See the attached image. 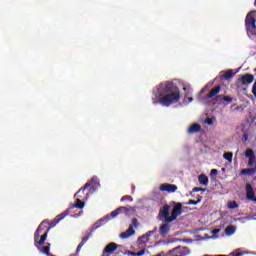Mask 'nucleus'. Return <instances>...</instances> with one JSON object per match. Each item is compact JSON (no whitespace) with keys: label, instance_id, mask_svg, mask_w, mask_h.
Returning <instances> with one entry per match:
<instances>
[{"label":"nucleus","instance_id":"1","mask_svg":"<svg viewBox=\"0 0 256 256\" xmlns=\"http://www.w3.org/2000/svg\"><path fill=\"white\" fill-rule=\"evenodd\" d=\"M156 98L158 100L154 101V105L160 103L163 107H171V105L181 101V91L175 83L166 81L159 84Z\"/></svg>","mask_w":256,"mask_h":256},{"label":"nucleus","instance_id":"2","mask_svg":"<svg viewBox=\"0 0 256 256\" xmlns=\"http://www.w3.org/2000/svg\"><path fill=\"white\" fill-rule=\"evenodd\" d=\"M131 211H133V207H125V206L118 207L116 210L112 211L109 216H106L104 219H100L98 222L93 224L92 231L87 236L82 238L81 242L77 246L76 253H79L83 245H85V243L89 241V238L93 237V232L99 229V227H101L99 223H107V221H109L110 219H115L117 215H121L123 213H131Z\"/></svg>","mask_w":256,"mask_h":256},{"label":"nucleus","instance_id":"3","mask_svg":"<svg viewBox=\"0 0 256 256\" xmlns=\"http://www.w3.org/2000/svg\"><path fill=\"white\" fill-rule=\"evenodd\" d=\"M85 207V202L81 201V199L76 198V203L73 204L70 208L66 209L63 213L60 215H57L55 219L53 220V227L57 225L60 221H63L64 218L71 213V209H83Z\"/></svg>","mask_w":256,"mask_h":256},{"label":"nucleus","instance_id":"4","mask_svg":"<svg viewBox=\"0 0 256 256\" xmlns=\"http://www.w3.org/2000/svg\"><path fill=\"white\" fill-rule=\"evenodd\" d=\"M255 15H256V10H252L250 11L245 19V25H246V29L248 31H256V19H255Z\"/></svg>","mask_w":256,"mask_h":256},{"label":"nucleus","instance_id":"5","mask_svg":"<svg viewBox=\"0 0 256 256\" xmlns=\"http://www.w3.org/2000/svg\"><path fill=\"white\" fill-rule=\"evenodd\" d=\"M181 213H183V204L178 203L172 209L171 216L166 218L164 223H173V221H175V219H177Z\"/></svg>","mask_w":256,"mask_h":256},{"label":"nucleus","instance_id":"6","mask_svg":"<svg viewBox=\"0 0 256 256\" xmlns=\"http://www.w3.org/2000/svg\"><path fill=\"white\" fill-rule=\"evenodd\" d=\"M86 189H89V191H96L97 187L95 184H93V181L87 182L84 187L80 188L77 193L74 195V197H79L80 199H83V196L85 195Z\"/></svg>","mask_w":256,"mask_h":256},{"label":"nucleus","instance_id":"7","mask_svg":"<svg viewBox=\"0 0 256 256\" xmlns=\"http://www.w3.org/2000/svg\"><path fill=\"white\" fill-rule=\"evenodd\" d=\"M169 255L187 256L189 255V248L185 246H177L176 248L169 251Z\"/></svg>","mask_w":256,"mask_h":256},{"label":"nucleus","instance_id":"8","mask_svg":"<svg viewBox=\"0 0 256 256\" xmlns=\"http://www.w3.org/2000/svg\"><path fill=\"white\" fill-rule=\"evenodd\" d=\"M42 231L41 225L38 226L35 232V245H45V241H47V234L49 233V228L47 231L40 237V240L37 242V235H40Z\"/></svg>","mask_w":256,"mask_h":256},{"label":"nucleus","instance_id":"9","mask_svg":"<svg viewBox=\"0 0 256 256\" xmlns=\"http://www.w3.org/2000/svg\"><path fill=\"white\" fill-rule=\"evenodd\" d=\"M169 209H171V207L168 204L163 205L162 208H160L159 214H158V219L159 221H164L166 219H169Z\"/></svg>","mask_w":256,"mask_h":256},{"label":"nucleus","instance_id":"10","mask_svg":"<svg viewBox=\"0 0 256 256\" xmlns=\"http://www.w3.org/2000/svg\"><path fill=\"white\" fill-rule=\"evenodd\" d=\"M149 233H146L145 235H142L140 238H138V241L140 242V247H142V250L136 253V256H143L145 255V247H147V244L145 243V241H143V239H146V241H149Z\"/></svg>","mask_w":256,"mask_h":256},{"label":"nucleus","instance_id":"11","mask_svg":"<svg viewBox=\"0 0 256 256\" xmlns=\"http://www.w3.org/2000/svg\"><path fill=\"white\" fill-rule=\"evenodd\" d=\"M255 79V76L252 74H244L242 77L238 78V82L242 85H250V83H253Z\"/></svg>","mask_w":256,"mask_h":256},{"label":"nucleus","instance_id":"12","mask_svg":"<svg viewBox=\"0 0 256 256\" xmlns=\"http://www.w3.org/2000/svg\"><path fill=\"white\" fill-rule=\"evenodd\" d=\"M219 93H221V86H216L210 90V92L205 96V99H213L215 96L219 99V97H221Z\"/></svg>","mask_w":256,"mask_h":256},{"label":"nucleus","instance_id":"13","mask_svg":"<svg viewBox=\"0 0 256 256\" xmlns=\"http://www.w3.org/2000/svg\"><path fill=\"white\" fill-rule=\"evenodd\" d=\"M160 191H167V193H175V191H177V185L167 183L161 184Z\"/></svg>","mask_w":256,"mask_h":256},{"label":"nucleus","instance_id":"14","mask_svg":"<svg viewBox=\"0 0 256 256\" xmlns=\"http://www.w3.org/2000/svg\"><path fill=\"white\" fill-rule=\"evenodd\" d=\"M246 199L253 201L255 199V191H253V186L250 183L246 184Z\"/></svg>","mask_w":256,"mask_h":256},{"label":"nucleus","instance_id":"15","mask_svg":"<svg viewBox=\"0 0 256 256\" xmlns=\"http://www.w3.org/2000/svg\"><path fill=\"white\" fill-rule=\"evenodd\" d=\"M118 245L115 242L109 243L105 248L103 253H108L111 255V253H115L117 251Z\"/></svg>","mask_w":256,"mask_h":256},{"label":"nucleus","instance_id":"16","mask_svg":"<svg viewBox=\"0 0 256 256\" xmlns=\"http://www.w3.org/2000/svg\"><path fill=\"white\" fill-rule=\"evenodd\" d=\"M132 235H135V230L133 226H130L125 232L120 234V239H129Z\"/></svg>","mask_w":256,"mask_h":256},{"label":"nucleus","instance_id":"17","mask_svg":"<svg viewBox=\"0 0 256 256\" xmlns=\"http://www.w3.org/2000/svg\"><path fill=\"white\" fill-rule=\"evenodd\" d=\"M199 131H201V125L194 123L189 126L187 133L193 135V133H199Z\"/></svg>","mask_w":256,"mask_h":256},{"label":"nucleus","instance_id":"18","mask_svg":"<svg viewBox=\"0 0 256 256\" xmlns=\"http://www.w3.org/2000/svg\"><path fill=\"white\" fill-rule=\"evenodd\" d=\"M160 235L162 237H165V235L169 234V231H171V226H169V223L165 222L162 226H160Z\"/></svg>","mask_w":256,"mask_h":256},{"label":"nucleus","instance_id":"19","mask_svg":"<svg viewBox=\"0 0 256 256\" xmlns=\"http://www.w3.org/2000/svg\"><path fill=\"white\" fill-rule=\"evenodd\" d=\"M35 247L41 252L44 253V255L49 256L51 254V244H48L47 246L41 247V245L35 244Z\"/></svg>","mask_w":256,"mask_h":256},{"label":"nucleus","instance_id":"20","mask_svg":"<svg viewBox=\"0 0 256 256\" xmlns=\"http://www.w3.org/2000/svg\"><path fill=\"white\" fill-rule=\"evenodd\" d=\"M198 182L200 183V185H204V187H207V185H209V177H207V175L205 174H200L198 176Z\"/></svg>","mask_w":256,"mask_h":256},{"label":"nucleus","instance_id":"21","mask_svg":"<svg viewBox=\"0 0 256 256\" xmlns=\"http://www.w3.org/2000/svg\"><path fill=\"white\" fill-rule=\"evenodd\" d=\"M256 173V166L254 168H246L241 170L240 175H255Z\"/></svg>","mask_w":256,"mask_h":256},{"label":"nucleus","instance_id":"22","mask_svg":"<svg viewBox=\"0 0 256 256\" xmlns=\"http://www.w3.org/2000/svg\"><path fill=\"white\" fill-rule=\"evenodd\" d=\"M235 231H236V228L233 225L227 226L225 228V233H226V235H228V237H230V235H233L235 233Z\"/></svg>","mask_w":256,"mask_h":256},{"label":"nucleus","instance_id":"23","mask_svg":"<svg viewBox=\"0 0 256 256\" xmlns=\"http://www.w3.org/2000/svg\"><path fill=\"white\" fill-rule=\"evenodd\" d=\"M236 73H237V71L233 72V70H228L224 74V79H226V80L233 79V77L235 76Z\"/></svg>","mask_w":256,"mask_h":256},{"label":"nucleus","instance_id":"24","mask_svg":"<svg viewBox=\"0 0 256 256\" xmlns=\"http://www.w3.org/2000/svg\"><path fill=\"white\" fill-rule=\"evenodd\" d=\"M203 200L202 196H198L197 200H189L187 202V205H199V203H201V201Z\"/></svg>","mask_w":256,"mask_h":256},{"label":"nucleus","instance_id":"25","mask_svg":"<svg viewBox=\"0 0 256 256\" xmlns=\"http://www.w3.org/2000/svg\"><path fill=\"white\" fill-rule=\"evenodd\" d=\"M245 156L248 159H253V158H255V152L251 149H248V150L245 151Z\"/></svg>","mask_w":256,"mask_h":256},{"label":"nucleus","instance_id":"26","mask_svg":"<svg viewBox=\"0 0 256 256\" xmlns=\"http://www.w3.org/2000/svg\"><path fill=\"white\" fill-rule=\"evenodd\" d=\"M224 159H226V161H229V163H231V161H233V152H226L223 155Z\"/></svg>","mask_w":256,"mask_h":256},{"label":"nucleus","instance_id":"27","mask_svg":"<svg viewBox=\"0 0 256 256\" xmlns=\"http://www.w3.org/2000/svg\"><path fill=\"white\" fill-rule=\"evenodd\" d=\"M239 207V204H237L236 201H229L228 202V209H237Z\"/></svg>","mask_w":256,"mask_h":256},{"label":"nucleus","instance_id":"28","mask_svg":"<svg viewBox=\"0 0 256 256\" xmlns=\"http://www.w3.org/2000/svg\"><path fill=\"white\" fill-rule=\"evenodd\" d=\"M253 165H255V157L248 158V167H253Z\"/></svg>","mask_w":256,"mask_h":256},{"label":"nucleus","instance_id":"29","mask_svg":"<svg viewBox=\"0 0 256 256\" xmlns=\"http://www.w3.org/2000/svg\"><path fill=\"white\" fill-rule=\"evenodd\" d=\"M223 101H226L227 103H232L233 102V98L230 96H223Z\"/></svg>","mask_w":256,"mask_h":256},{"label":"nucleus","instance_id":"30","mask_svg":"<svg viewBox=\"0 0 256 256\" xmlns=\"http://www.w3.org/2000/svg\"><path fill=\"white\" fill-rule=\"evenodd\" d=\"M218 173H219V171L217 169H212L210 171V176L211 177H217Z\"/></svg>","mask_w":256,"mask_h":256},{"label":"nucleus","instance_id":"31","mask_svg":"<svg viewBox=\"0 0 256 256\" xmlns=\"http://www.w3.org/2000/svg\"><path fill=\"white\" fill-rule=\"evenodd\" d=\"M199 191L205 192V188H201V187H194L193 188V193H199Z\"/></svg>","mask_w":256,"mask_h":256},{"label":"nucleus","instance_id":"32","mask_svg":"<svg viewBox=\"0 0 256 256\" xmlns=\"http://www.w3.org/2000/svg\"><path fill=\"white\" fill-rule=\"evenodd\" d=\"M127 200L133 201V197H131L130 195H126L121 198V201H127Z\"/></svg>","mask_w":256,"mask_h":256},{"label":"nucleus","instance_id":"33","mask_svg":"<svg viewBox=\"0 0 256 256\" xmlns=\"http://www.w3.org/2000/svg\"><path fill=\"white\" fill-rule=\"evenodd\" d=\"M132 225L133 227H139V221L137 220V218L132 219Z\"/></svg>","mask_w":256,"mask_h":256},{"label":"nucleus","instance_id":"34","mask_svg":"<svg viewBox=\"0 0 256 256\" xmlns=\"http://www.w3.org/2000/svg\"><path fill=\"white\" fill-rule=\"evenodd\" d=\"M252 93H253L254 97H256V82H254V84H253Z\"/></svg>","mask_w":256,"mask_h":256},{"label":"nucleus","instance_id":"35","mask_svg":"<svg viewBox=\"0 0 256 256\" xmlns=\"http://www.w3.org/2000/svg\"><path fill=\"white\" fill-rule=\"evenodd\" d=\"M207 125H213V119L212 118H206Z\"/></svg>","mask_w":256,"mask_h":256},{"label":"nucleus","instance_id":"36","mask_svg":"<svg viewBox=\"0 0 256 256\" xmlns=\"http://www.w3.org/2000/svg\"><path fill=\"white\" fill-rule=\"evenodd\" d=\"M221 231V229H214L212 230V235H217V233H219Z\"/></svg>","mask_w":256,"mask_h":256},{"label":"nucleus","instance_id":"37","mask_svg":"<svg viewBox=\"0 0 256 256\" xmlns=\"http://www.w3.org/2000/svg\"><path fill=\"white\" fill-rule=\"evenodd\" d=\"M249 139V135L247 133L243 134V141H247Z\"/></svg>","mask_w":256,"mask_h":256},{"label":"nucleus","instance_id":"38","mask_svg":"<svg viewBox=\"0 0 256 256\" xmlns=\"http://www.w3.org/2000/svg\"><path fill=\"white\" fill-rule=\"evenodd\" d=\"M129 254H130L131 256H137V253H136V252L130 251Z\"/></svg>","mask_w":256,"mask_h":256},{"label":"nucleus","instance_id":"39","mask_svg":"<svg viewBox=\"0 0 256 256\" xmlns=\"http://www.w3.org/2000/svg\"><path fill=\"white\" fill-rule=\"evenodd\" d=\"M205 93V87L200 90V94Z\"/></svg>","mask_w":256,"mask_h":256},{"label":"nucleus","instance_id":"40","mask_svg":"<svg viewBox=\"0 0 256 256\" xmlns=\"http://www.w3.org/2000/svg\"><path fill=\"white\" fill-rule=\"evenodd\" d=\"M189 103L193 102V97H188Z\"/></svg>","mask_w":256,"mask_h":256},{"label":"nucleus","instance_id":"41","mask_svg":"<svg viewBox=\"0 0 256 256\" xmlns=\"http://www.w3.org/2000/svg\"><path fill=\"white\" fill-rule=\"evenodd\" d=\"M158 256H165V252H160Z\"/></svg>","mask_w":256,"mask_h":256},{"label":"nucleus","instance_id":"42","mask_svg":"<svg viewBox=\"0 0 256 256\" xmlns=\"http://www.w3.org/2000/svg\"><path fill=\"white\" fill-rule=\"evenodd\" d=\"M242 253H236L235 256H242Z\"/></svg>","mask_w":256,"mask_h":256},{"label":"nucleus","instance_id":"43","mask_svg":"<svg viewBox=\"0 0 256 256\" xmlns=\"http://www.w3.org/2000/svg\"><path fill=\"white\" fill-rule=\"evenodd\" d=\"M85 197H86V199H87V197H89V193H87V194L85 195Z\"/></svg>","mask_w":256,"mask_h":256},{"label":"nucleus","instance_id":"44","mask_svg":"<svg viewBox=\"0 0 256 256\" xmlns=\"http://www.w3.org/2000/svg\"><path fill=\"white\" fill-rule=\"evenodd\" d=\"M255 5H256V0H255Z\"/></svg>","mask_w":256,"mask_h":256}]
</instances>
